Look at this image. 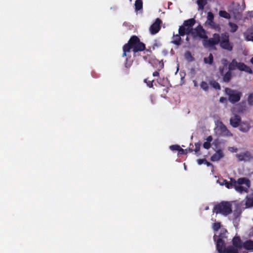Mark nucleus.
<instances>
[{"label": "nucleus", "instance_id": "4468645a", "mask_svg": "<svg viewBox=\"0 0 253 253\" xmlns=\"http://www.w3.org/2000/svg\"><path fill=\"white\" fill-rule=\"evenodd\" d=\"M223 157V154L221 150H218L211 157V160L212 162L218 161Z\"/></svg>", "mask_w": 253, "mask_h": 253}, {"label": "nucleus", "instance_id": "a211bd4d", "mask_svg": "<svg viewBox=\"0 0 253 253\" xmlns=\"http://www.w3.org/2000/svg\"><path fill=\"white\" fill-rule=\"evenodd\" d=\"M236 184V180L233 178H230V181L229 182L227 180H224L222 185H225L227 188H231L234 187Z\"/></svg>", "mask_w": 253, "mask_h": 253}, {"label": "nucleus", "instance_id": "20e7f679", "mask_svg": "<svg viewBox=\"0 0 253 253\" xmlns=\"http://www.w3.org/2000/svg\"><path fill=\"white\" fill-rule=\"evenodd\" d=\"M225 93L228 96V100L232 104L238 102L242 96V93L236 90H233L228 87L225 89Z\"/></svg>", "mask_w": 253, "mask_h": 253}, {"label": "nucleus", "instance_id": "e433bc0d", "mask_svg": "<svg viewBox=\"0 0 253 253\" xmlns=\"http://www.w3.org/2000/svg\"><path fill=\"white\" fill-rule=\"evenodd\" d=\"M154 82V80L152 81H149L148 80V79H145L144 80V82L146 83L148 86L149 87H153V82Z\"/></svg>", "mask_w": 253, "mask_h": 253}, {"label": "nucleus", "instance_id": "c9c22d12", "mask_svg": "<svg viewBox=\"0 0 253 253\" xmlns=\"http://www.w3.org/2000/svg\"><path fill=\"white\" fill-rule=\"evenodd\" d=\"M221 227V223L220 222H215L213 224L212 228L214 231H218Z\"/></svg>", "mask_w": 253, "mask_h": 253}, {"label": "nucleus", "instance_id": "5701e85b", "mask_svg": "<svg viewBox=\"0 0 253 253\" xmlns=\"http://www.w3.org/2000/svg\"><path fill=\"white\" fill-rule=\"evenodd\" d=\"M238 250L239 249L232 246H229L225 250L224 253H238Z\"/></svg>", "mask_w": 253, "mask_h": 253}, {"label": "nucleus", "instance_id": "bf43d9fd", "mask_svg": "<svg viewBox=\"0 0 253 253\" xmlns=\"http://www.w3.org/2000/svg\"><path fill=\"white\" fill-rule=\"evenodd\" d=\"M232 149H233V151H235V148L234 147H233Z\"/></svg>", "mask_w": 253, "mask_h": 253}, {"label": "nucleus", "instance_id": "7c9ffc66", "mask_svg": "<svg viewBox=\"0 0 253 253\" xmlns=\"http://www.w3.org/2000/svg\"><path fill=\"white\" fill-rule=\"evenodd\" d=\"M210 84L212 86V87H213L215 89L220 90L221 88L220 85L219 84V83L216 82L215 81H212L210 82Z\"/></svg>", "mask_w": 253, "mask_h": 253}, {"label": "nucleus", "instance_id": "4c0bfd02", "mask_svg": "<svg viewBox=\"0 0 253 253\" xmlns=\"http://www.w3.org/2000/svg\"><path fill=\"white\" fill-rule=\"evenodd\" d=\"M246 40L248 41L253 42V32L249 33L246 36Z\"/></svg>", "mask_w": 253, "mask_h": 253}, {"label": "nucleus", "instance_id": "72a5a7b5", "mask_svg": "<svg viewBox=\"0 0 253 253\" xmlns=\"http://www.w3.org/2000/svg\"><path fill=\"white\" fill-rule=\"evenodd\" d=\"M227 231L225 229H221L220 231V234L218 236L219 238L223 240V238H226V233Z\"/></svg>", "mask_w": 253, "mask_h": 253}, {"label": "nucleus", "instance_id": "ea45409f", "mask_svg": "<svg viewBox=\"0 0 253 253\" xmlns=\"http://www.w3.org/2000/svg\"><path fill=\"white\" fill-rule=\"evenodd\" d=\"M246 204L247 205L253 206V197L248 198L247 199Z\"/></svg>", "mask_w": 253, "mask_h": 253}, {"label": "nucleus", "instance_id": "c85d7f7f", "mask_svg": "<svg viewBox=\"0 0 253 253\" xmlns=\"http://www.w3.org/2000/svg\"><path fill=\"white\" fill-rule=\"evenodd\" d=\"M184 57L186 60L189 62L193 61L194 60V58L191 54V53L189 51H187L184 53Z\"/></svg>", "mask_w": 253, "mask_h": 253}, {"label": "nucleus", "instance_id": "864d4df0", "mask_svg": "<svg viewBox=\"0 0 253 253\" xmlns=\"http://www.w3.org/2000/svg\"><path fill=\"white\" fill-rule=\"evenodd\" d=\"M226 100V98L224 97H221L219 99V101L221 103H223L224 101Z\"/></svg>", "mask_w": 253, "mask_h": 253}, {"label": "nucleus", "instance_id": "79ce46f5", "mask_svg": "<svg viewBox=\"0 0 253 253\" xmlns=\"http://www.w3.org/2000/svg\"><path fill=\"white\" fill-rule=\"evenodd\" d=\"M211 146V143L209 142H205L203 144V147L204 148L206 149H209L210 148Z\"/></svg>", "mask_w": 253, "mask_h": 253}, {"label": "nucleus", "instance_id": "5fc2aeb1", "mask_svg": "<svg viewBox=\"0 0 253 253\" xmlns=\"http://www.w3.org/2000/svg\"><path fill=\"white\" fill-rule=\"evenodd\" d=\"M187 151H188L189 152H192L194 151V150H193V149L192 148H189Z\"/></svg>", "mask_w": 253, "mask_h": 253}, {"label": "nucleus", "instance_id": "1a4fd4ad", "mask_svg": "<svg viewBox=\"0 0 253 253\" xmlns=\"http://www.w3.org/2000/svg\"><path fill=\"white\" fill-rule=\"evenodd\" d=\"M237 68H238L240 71H245L251 74H253V70L250 67L248 66L242 62H238Z\"/></svg>", "mask_w": 253, "mask_h": 253}, {"label": "nucleus", "instance_id": "4be33fe9", "mask_svg": "<svg viewBox=\"0 0 253 253\" xmlns=\"http://www.w3.org/2000/svg\"><path fill=\"white\" fill-rule=\"evenodd\" d=\"M213 19V14L211 12H208L207 15V21L208 22V24L211 26H212L214 24Z\"/></svg>", "mask_w": 253, "mask_h": 253}, {"label": "nucleus", "instance_id": "ddd939ff", "mask_svg": "<svg viewBox=\"0 0 253 253\" xmlns=\"http://www.w3.org/2000/svg\"><path fill=\"white\" fill-rule=\"evenodd\" d=\"M236 184L242 185L245 184L247 187H250L251 182L250 180L246 177H241L236 180Z\"/></svg>", "mask_w": 253, "mask_h": 253}, {"label": "nucleus", "instance_id": "cd10ccee", "mask_svg": "<svg viewBox=\"0 0 253 253\" xmlns=\"http://www.w3.org/2000/svg\"><path fill=\"white\" fill-rule=\"evenodd\" d=\"M204 61L205 63L212 64L213 61V57L211 53H210L208 57H205L204 59Z\"/></svg>", "mask_w": 253, "mask_h": 253}, {"label": "nucleus", "instance_id": "13d9d810", "mask_svg": "<svg viewBox=\"0 0 253 253\" xmlns=\"http://www.w3.org/2000/svg\"><path fill=\"white\" fill-rule=\"evenodd\" d=\"M237 151V148H235V152H236Z\"/></svg>", "mask_w": 253, "mask_h": 253}, {"label": "nucleus", "instance_id": "37998d69", "mask_svg": "<svg viewBox=\"0 0 253 253\" xmlns=\"http://www.w3.org/2000/svg\"><path fill=\"white\" fill-rule=\"evenodd\" d=\"M187 149L184 150L180 147V148L178 151V153L180 155L186 154L187 153Z\"/></svg>", "mask_w": 253, "mask_h": 253}, {"label": "nucleus", "instance_id": "412c9836", "mask_svg": "<svg viewBox=\"0 0 253 253\" xmlns=\"http://www.w3.org/2000/svg\"><path fill=\"white\" fill-rule=\"evenodd\" d=\"M231 71L229 70L223 76V81L225 83H229L232 77Z\"/></svg>", "mask_w": 253, "mask_h": 253}, {"label": "nucleus", "instance_id": "0eeeda50", "mask_svg": "<svg viewBox=\"0 0 253 253\" xmlns=\"http://www.w3.org/2000/svg\"><path fill=\"white\" fill-rule=\"evenodd\" d=\"M236 157L238 158L239 161H248L253 158L251 153L248 151L237 154L236 155Z\"/></svg>", "mask_w": 253, "mask_h": 253}, {"label": "nucleus", "instance_id": "58836bf2", "mask_svg": "<svg viewBox=\"0 0 253 253\" xmlns=\"http://www.w3.org/2000/svg\"><path fill=\"white\" fill-rule=\"evenodd\" d=\"M169 148L172 151H179L180 146L178 145H172L170 146Z\"/></svg>", "mask_w": 253, "mask_h": 253}, {"label": "nucleus", "instance_id": "2eb2a0df", "mask_svg": "<svg viewBox=\"0 0 253 253\" xmlns=\"http://www.w3.org/2000/svg\"><path fill=\"white\" fill-rule=\"evenodd\" d=\"M192 32L190 31L188 28L185 27L184 25H182L179 26L178 29V33L180 35L184 36L185 35H188Z\"/></svg>", "mask_w": 253, "mask_h": 253}, {"label": "nucleus", "instance_id": "aec40b11", "mask_svg": "<svg viewBox=\"0 0 253 253\" xmlns=\"http://www.w3.org/2000/svg\"><path fill=\"white\" fill-rule=\"evenodd\" d=\"M243 247L247 250L253 251V241L248 240L243 243Z\"/></svg>", "mask_w": 253, "mask_h": 253}, {"label": "nucleus", "instance_id": "f257e3e1", "mask_svg": "<svg viewBox=\"0 0 253 253\" xmlns=\"http://www.w3.org/2000/svg\"><path fill=\"white\" fill-rule=\"evenodd\" d=\"M191 34L194 38L198 37L203 39V44L205 47L213 48L219 44L222 49L228 51H231L233 49V43L230 41L229 34L226 32L220 34L214 33L211 38H208L206 31L200 25L194 29V32L192 31Z\"/></svg>", "mask_w": 253, "mask_h": 253}, {"label": "nucleus", "instance_id": "7ed1b4c3", "mask_svg": "<svg viewBox=\"0 0 253 253\" xmlns=\"http://www.w3.org/2000/svg\"><path fill=\"white\" fill-rule=\"evenodd\" d=\"M213 211L216 214L220 213L227 216L232 212V204L230 202L222 201L215 205Z\"/></svg>", "mask_w": 253, "mask_h": 253}, {"label": "nucleus", "instance_id": "6e6d98bb", "mask_svg": "<svg viewBox=\"0 0 253 253\" xmlns=\"http://www.w3.org/2000/svg\"><path fill=\"white\" fill-rule=\"evenodd\" d=\"M251 63L253 64V57L250 60Z\"/></svg>", "mask_w": 253, "mask_h": 253}, {"label": "nucleus", "instance_id": "3c124183", "mask_svg": "<svg viewBox=\"0 0 253 253\" xmlns=\"http://www.w3.org/2000/svg\"><path fill=\"white\" fill-rule=\"evenodd\" d=\"M153 76L154 77H158L159 76V71H156L153 73Z\"/></svg>", "mask_w": 253, "mask_h": 253}, {"label": "nucleus", "instance_id": "b1692460", "mask_svg": "<svg viewBox=\"0 0 253 253\" xmlns=\"http://www.w3.org/2000/svg\"><path fill=\"white\" fill-rule=\"evenodd\" d=\"M237 64L238 62L236 61V60L235 59H233L231 62L229 64V70L233 71L235 70V69L237 67Z\"/></svg>", "mask_w": 253, "mask_h": 253}, {"label": "nucleus", "instance_id": "423d86ee", "mask_svg": "<svg viewBox=\"0 0 253 253\" xmlns=\"http://www.w3.org/2000/svg\"><path fill=\"white\" fill-rule=\"evenodd\" d=\"M216 236L214 235L213 236L214 241H216ZM216 250L219 253H224L225 250H226V248L225 247V242L222 239L218 238L216 240Z\"/></svg>", "mask_w": 253, "mask_h": 253}, {"label": "nucleus", "instance_id": "f704fd0d", "mask_svg": "<svg viewBox=\"0 0 253 253\" xmlns=\"http://www.w3.org/2000/svg\"><path fill=\"white\" fill-rule=\"evenodd\" d=\"M248 104L250 106L253 105V93H250L248 97Z\"/></svg>", "mask_w": 253, "mask_h": 253}, {"label": "nucleus", "instance_id": "f03ea898", "mask_svg": "<svg viewBox=\"0 0 253 253\" xmlns=\"http://www.w3.org/2000/svg\"><path fill=\"white\" fill-rule=\"evenodd\" d=\"M131 49L134 53L139 51H144L146 49L145 44L141 42L140 39L136 36L130 37L128 42L126 43L123 47V57L126 56L127 52H130Z\"/></svg>", "mask_w": 253, "mask_h": 253}, {"label": "nucleus", "instance_id": "4d7b16f0", "mask_svg": "<svg viewBox=\"0 0 253 253\" xmlns=\"http://www.w3.org/2000/svg\"><path fill=\"white\" fill-rule=\"evenodd\" d=\"M186 41H188L189 40V38L188 37H186Z\"/></svg>", "mask_w": 253, "mask_h": 253}, {"label": "nucleus", "instance_id": "de8ad7c7", "mask_svg": "<svg viewBox=\"0 0 253 253\" xmlns=\"http://www.w3.org/2000/svg\"><path fill=\"white\" fill-rule=\"evenodd\" d=\"M205 164L208 167H211L212 169H213V165L211 163L208 162L207 160L206 161Z\"/></svg>", "mask_w": 253, "mask_h": 253}, {"label": "nucleus", "instance_id": "f3484780", "mask_svg": "<svg viewBox=\"0 0 253 253\" xmlns=\"http://www.w3.org/2000/svg\"><path fill=\"white\" fill-rule=\"evenodd\" d=\"M220 129L223 136H232L233 135L231 132L227 129V127L224 125H222L220 126Z\"/></svg>", "mask_w": 253, "mask_h": 253}, {"label": "nucleus", "instance_id": "393cba45", "mask_svg": "<svg viewBox=\"0 0 253 253\" xmlns=\"http://www.w3.org/2000/svg\"><path fill=\"white\" fill-rule=\"evenodd\" d=\"M197 3L198 5L199 10H203L205 6L207 3V0H198Z\"/></svg>", "mask_w": 253, "mask_h": 253}, {"label": "nucleus", "instance_id": "a878e982", "mask_svg": "<svg viewBox=\"0 0 253 253\" xmlns=\"http://www.w3.org/2000/svg\"><path fill=\"white\" fill-rule=\"evenodd\" d=\"M135 11H138L142 9L143 2L142 0H136L135 1Z\"/></svg>", "mask_w": 253, "mask_h": 253}, {"label": "nucleus", "instance_id": "c03bdc74", "mask_svg": "<svg viewBox=\"0 0 253 253\" xmlns=\"http://www.w3.org/2000/svg\"><path fill=\"white\" fill-rule=\"evenodd\" d=\"M221 63L223 65L224 67H226L228 64V60L226 59H222L221 60Z\"/></svg>", "mask_w": 253, "mask_h": 253}, {"label": "nucleus", "instance_id": "39448f33", "mask_svg": "<svg viewBox=\"0 0 253 253\" xmlns=\"http://www.w3.org/2000/svg\"><path fill=\"white\" fill-rule=\"evenodd\" d=\"M162 20L158 18L156 19L155 22L153 23L150 27L149 30L151 34L155 35L159 32L161 29V24Z\"/></svg>", "mask_w": 253, "mask_h": 253}, {"label": "nucleus", "instance_id": "8fccbe9b", "mask_svg": "<svg viewBox=\"0 0 253 253\" xmlns=\"http://www.w3.org/2000/svg\"><path fill=\"white\" fill-rule=\"evenodd\" d=\"M206 140H207V142H209L211 143V142L212 140V137L211 135L209 136L207 138Z\"/></svg>", "mask_w": 253, "mask_h": 253}, {"label": "nucleus", "instance_id": "6ab92c4d", "mask_svg": "<svg viewBox=\"0 0 253 253\" xmlns=\"http://www.w3.org/2000/svg\"><path fill=\"white\" fill-rule=\"evenodd\" d=\"M234 188L237 191L240 192V193H242L243 192L248 193V188L249 187H248L247 186L244 187L242 185H237L235 184Z\"/></svg>", "mask_w": 253, "mask_h": 253}, {"label": "nucleus", "instance_id": "473e14b6", "mask_svg": "<svg viewBox=\"0 0 253 253\" xmlns=\"http://www.w3.org/2000/svg\"><path fill=\"white\" fill-rule=\"evenodd\" d=\"M200 86L203 90L206 91H208L209 88V84L206 82L205 81H202L201 83Z\"/></svg>", "mask_w": 253, "mask_h": 253}, {"label": "nucleus", "instance_id": "c756f323", "mask_svg": "<svg viewBox=\"0 0 253 253\" xmlns=\"http://www.w3.org/2000/svg\"><path fill=\"white\" fill-rule=\"evenodd\" d=\"M228 25L230 27V32L235 33L238 28V26L236 24L233 23L232 22H229Z\"/></svg>", "mask_w": 253, "mask_h": 253}, {"label": "nucleus", "instance_id": "2f4dec72", "mask_svg": "<svg viewBox=\"0 0 253 253\" xmlns=\"http://www.w3.org/2000/svg\"><path fill=\"white\" fill-rule=\"evenodd\" d=\"M201 144L200 142H197L195 144V148L194 150L195 151L196 154H197V156H199L201 155V153H199L200 148H201Z\"/></svg>", "mask_w": 253, "mask_h": 253}, {"label": "nucleus", "instance_id": "bb28decb", "mask_svg": "<svg viewBox=\"0 0 253 253\" xmlns=\"http://www.w3.org/2000/svg\"><path fill=\"white\" fill-rule=\"evenodd\" d=\"M219 15L220 17L227 19H229L231 18L230 14L224 10H220L219 12Z\"/></svg>", "mask_w": 253, "mask_h": 253}, {"label": "nucleus", "instance_id": "9d476101", "mask_svg": "<svg viewBox=\"0 0 253 253\" xmlns=\"http://www.w3.org/2000/svg\"><path fill=\"white\" fill-rule=\"evenodd\" d=\"M232 244L234 247L240 250L243 247V243H242L240 237L239 236H235L232 239Z\"/></svg>", "mask_w": 253, "mask_h": 253}, {"label": "nucleus", "instance_id": "49530a36", "mask_svg": "<svg viewBox=\"0 0 253 253\" xmlns=\"http://www.w3.org/2000/svg\"><path fill=\"white\" fill-rule=\"evenodd\" d=\"M131 64H132V62L131 61H129L128 62V59L127 58H126V62L125 63V66L126 68H128L129 67H130V66L131 65Z\"/></svg>", "mask_w": 253, "mask_h": 253}, {"label": "nucleus", "instance_id": "a18cd8bd", "mask_svg": "<svg viewBox=\"0 0 253 253\" xmlns=\"http://www.w3.org/2000/svg\"><path fill=\"white\" fill-rule=\"evenodd\" d=\"M206 161V159H200L197 160V163H198V165H201L203 164H205Z\"/></svg>", "mask_w": 253, "mask_h": 253}, {"label": "nucleus", "instance_id": "603ef678", "mask_svg": "<svg viewBox=\"0 0 253 253\" xmlns=\"http://www.w3.org/2000/svg\"><path fill=\"white\" fill-rule=\"evenodd\" d=\"M234 15L235 18H239L241 16V14H240L239 12H237V13H234Z\"/></svg>", "mask_w": 253, "mask_h": 253}, {"label": "nucleus", "instance_id": "a19ab883", "mask_svg": "<svg viewBox=\"0 0 253 253\" xmlns=\"http://www.w3.org/2000/svg\"><path fill=\"white\" fill-rule=\"evenodd\" d=\"M161 45V43L158 42L157 41H155L154 43H153L152 45V49L153 50L155 49L156 47H158L160 46Z\"/></svg>", "mask_w": 253, "mask_h": 253}, {"label": "nucleus", "instance_id": "6e6552de", "mask_svg": "<svg viewBox=\"0 0 253 253\" xmlns=\"http://www.w3.org/2000/svg\"><path fill=\"white\" fill-rule=\"evenodd\" d=\"M241 122V118L240 116L235 115L233 117H231L230 119V124L233 127H237L239 126Z\"/></svg>", "mask_w": 253, "mask_h": 253}, {"label": "nucleus", "instance_id": "09e8293b", "mask_svg": "<svg viewBox=\"0 0 253 253\" xmlns=\"http://www.w3.org/2000/svg\"><path fill=\"white\" fill-rule=\"evenodd\" d=\"M219 72L221 76L224 75V67H222V68L220 67L219 68Z\"/></svg>", "mask_w": 253, "mask_h": 253}, {"label": "nucleus", "instance_id": "f8f14e48", "mask_svg": "<svg viewBox=\"0 0 253 253\" xmlns=\"http://www.w3.org/2000/svg\"><path fill=\"white\" fill-rule=\"evenodd\" d=\"M181 37L182 36L180 35L179 33L176 34H174V33H173L171 42L177 46L180 45L182 43Z\"/></svg>", "mask_w": 253, "mask_h": 253}, {"label": "nucleus", "instance_id": "dca6fc26", "mask_svg": "<svg viewBox=\"0 0 253 253\" xmlns=\"http://www.w3.org/2000/svg\"><path fill=\"white\" fill-rule=\"evenodd\" d=\"M239 126L240 130L244 132L248 131L251 128L250 124L247 122H241Z\"/></svg>", "mask_w": 253, "mask_h": 253}, {"label": "nucleus", "instance_id": "9b49d317", "mask_svg": "<svg viewBox=\"0 0 253 253\" xmlns=\"http://www.w3.org/2000/svg\"><path fill=\"white\" fill-rule=\"evenodd\" d=\"M196 23V20L194 18H191L183 22V25L185 27L188 28L190 31L192 32L193 30V27Z\"/></svg>", "mask_w": 253, "mask_h": 253}]
</instances>
